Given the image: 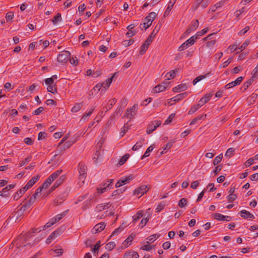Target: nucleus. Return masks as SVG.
Returning <instances> with one entry per match:
<instances>
[{
	"label": "nucleus",
	"mask_w": 258,
	"mask_h": 258,
	"mask_svg": "<svg viewBox=\"0 0 258 258\" xmlns=\"http://www.w3.org/2000/svg\"><path fill=\"white\" fill-rule=\"evenodd\" d=\"M197 39L198 36H192L179 47L178 51H182L190 46L193 45Z\"/></svg>",
	"instance_id": "obj_1"
},
{
	"label": "nucleus",
	"mask_w": 258,
	"mask_h": 258,
	"mask_svg": "<svg viewBox=\"0 0 258 258\" xmlns=\"http://www.w3.org/2000/svg\"><path fill=\"white\" fill-rule=\"evenodd\" d=\"M138 110V105L137 104H134L130 108H127L124 115V117L129 118L130 119L133 118V117L136 114Z\"/></svg>",
	"instance_id": "obj_2"
},
{
	"label": "nucleus",
	"mask_w": 258,
	"mask_h": 258,
	"mask_svg": "<svg viewBox=\"0 0 258 258\" xmlns=\"http://www.w3.org/2000/svg\"><path fill=\"white\" fill-rule=\"evenodd\" d=\"M150 186L147 185H142L140 187L135 189L134 191V195L136 196H142L146 194L150 189Z\"/></svg>",
	"instance_id": "obj_3"
},
{
	"label": "nucleus",
	"mask_w": 258,
	"mask_h": 258,
	"mask_svg": "<svg viewBox=\"0 0 258 258\" xmlns=\"http://www.w3.org/2000/svg\"><path fill=\"white\" fill-rule=\"evenodd\" d=\"M71 53L68 51H62L57 56V59L59 62L66 63L69 60Z\"/></svg>",
	"instance_id": "obj_4"
},
{
	"label": "nucleus",
	"mask_w": 258,
	"mask_h": 258,
	"mask_svg": "<svg viewBox=\"0 0 258 258\" xmlns=\"http://www.w3.org/2000/svg\"><path fill=\"white\" fill-rule=\"evenodd\" d=\"M161 124L160 120H156L152 121L147 126V133L150 134L152 133L154 130H155L158 126Z\"/></svg>",
	"instance_id": "obj_5"
},
{
	"label": "nucleus",
	"mask_w": 258,
	"mask_h": 258,
	"mask_svg": "<svg viewBox=\"0 0 258 258\" xmlns=\"http://www.w3.org/2000/svg\"><path fill=\"white\" fill-rule=\"evenodd\" d=\"M134 176L133 175H130L128 176L121 178L115 184L116 187H119L121 186L129 183L131 180H133Z\"/></svg>",
	"instance_id": "obj_6"
},
{
	"label": "nucleus",
	"mask_w": 258,
	"mask_h": 258,
	"mask_svg": "<svg viewBox=\"0 0 258 258\" xmlns=\"http://www.w3.org/2000/svg\"><path fill=\"white\" fill-rule=\"evenodd\" d=\"M153 39L152 38V36H149L146 40L145 41L144 44L141 46L140 53L141 55H143L147 50L150 44L153 41Z\"/></svg>",
	"instance_id": "obj_7"
},
{
	"label": "nucleus",
	"mask_w": 258,
	"mask_h": 258,
	"mask_svg": "<svg viewBox=\"0 0 258 258\" xmlns=\"http://www.w3.org/2000/svg\"><path fill=\"white\" fill-rule=\"evenodd\" d=\"M199 24V23L198 20H196L195 21L191 22L188 28L184 33V34L187 35L191 33L192 31L196 30L198 27Z\"/></svg>",
	"instance_id": "obj_8"
},
{
	"label": "nucleus",
	"mask_w": 258,
	"mask_h": 258,
	"mask_svg": "<svg viewBox=\"0 0 258 258\" xmlns=\"http://www.w3.org/2000/svg\"><path fill=\"white\" fill-rule=\"evenodd\" d=\"M106 224L104 222H100L96 224L91 230L92 234H96L104 229Z\"/></svg>",
	"instance_id": "obj_9"
},
{
	"label": "nucleus",
	"mask_w": 258,
	"mask_h": 258,
	"mask_svg": "<svg viewBox=\"0 0 258 258\" xmlns=\"http://www.w3.org/2000/svg\"><path fill=\"white\" fill-rule=\"evenodd\" d=\"M67 194L65 192L59 194L54 200L53 205L56 206L62 204L66 200Z\"/></svg>",
	"instance_id": "obj_10"
},
{
	"label": "nucleus",
	"mask_w": 258,
	"mask_h": 258,
	"mask_svg": "<svg viewBox=\"0 0 258 258\" xmlns=\"http://www.w3.org/2000/svg\"><path fill=\"white\" fill-rule=\"evenodd\" d=\"M243 79V77H239L237 79H236L235 81L226 84L224 88L226 89H228L231 88L235 86L238 85L242 82Z\"/></svg>",
	"instance_id": "obj_11"
},
{
	"label": "nucleus",
	"mask_w": 258,
	"mask_h": 258,
	"mask_svg": "<svg viewBox=\"0 0 258 258\" xmlns=\"http://www.w3.org/2000/svg\"><path fill=\"white\" fill-rule=\"evenodd\" d=\"M65 177L63 175L61 176L54 183V184L51 186L50 190L49 191L48 193L47 194L48 195V194H50L52 191L54 190L59 185H60L64 180Z\"/></svg>",
	"instance_id": "obj_12"
},
{
	"label": "nucleus",
	"mask_w": 258,
	"mask_h": 258,
	"mask_svg": "<svg viewBox=\"0 0 258 258\" xmlns=\"http://www.w3.org/2000/svg\"><path fill=\"white\" fill-rule=\"evenodd\" d=\"M107 182H109L108 183H107L106 182L105 183H104L103 185V187H100V188H97V191H98V192L99 193V194H102L104 192L106 191V189L107 188H109V186L110 185H111L112 183H113V179H109V180H108L107 181Z\"/></svg>",
	"instance_id": "obj_13"
},
{
	"label": "nucleus",
	"mask_w": 258,
	"mask_h": 258,
	"mask_svg": "<svg viewBox=\"0 0 258 258\" xmlns=\"http://www.w3.org/2000/svg\"><path fill=\"white\" fill-rule=\"evenodd\" d=\"M212 96V93H206L204 97L200 99L198 103L202 106L211 99Z\"/></svg>",
	"instance_id": "obj_14"
},
{
	"label": "nucleus",
	"mask_w": 258,
	"mask_h": 258,
	"mask_svg": "<svg viewBox=\"0 0 258 258\" xmlns=\"http://www.w3.org/2000/svg\"><path fill=\"white\" fill-rule=\"evenodd\" d=\"M214 218L219 221H230L231 218L230 216H224L220 213H215L214 215Z\"/></svg>",
	"instance_id": "obj_15"
},
{
	"label": "nucleus",
	"mask_w": 258,
	"mask_h": 258,
	"mask_svg": "<svg viewBox=\"0 0 258 258\" xmlns=\"http://www.w3.org/2000/svg\"><path fill=\"white\" fill-rule=\"evenodd\" d=\"M24 212V210H22L21 208H20L14 214H12V216H11V219L15 221H17L23 216Z\"/></svg>",
	"instance_id": "obj_16"
},
{
	"label": "nucleus",
	"mask_w": 258,
	"mask_h": 258,
	"mask_svg": "<svg viewBox=\"0 0 258 258\" xmlns=\"http://www.w3.org/2000/svg\"><path fill=\"white\" fill-rule=\"evenodd\" d=\"M187 86L186 84H181L178 85L177 86L173 88L172 91L174 92H179L180 91H183L187 89Z\"/></svg>",
	"instance_id": "obj_17"
},
{
	"label": "nucleus",
	"mask_w": 258,
	"mask_h": 258,
	"mask_svg": "<svg viewBox=\"0 0 258 258\" xmlns=\"http://www.w3.org/2000/svg\"><path fill=\"white\" fill-rule=\"evenodd\" d=\"M187 95H188V93L186 92L182 93L179 94L177 95L176 96L172 97L171 99H170V100L173 101V102H178V101H180V100H181L182 99L186 97Z\"/></svg>",
	"instance_id": "obj_18"
},
{
	"label": "nucleus",
	"mask_w": 258,
	"mask_h": 258,
	"mask_svg": "<svg viewBox=\"0 0 258 258\" xmlns=\"http://www.w3.org/2000/svg\"><path fill=\"white\" fill-rule=\"evenodd\" d=\"M240 213H241V216L243 218H244V219H248V218L254 219V216L252 214H251L249 212H248L246 210H242L240 211Z\"/></svg>",
	"instance_id": "obj_19"
},
{
	"label": "nucleus",
	"mask_w": 258,
	"mask_h": 258,
	"mask_svg": "<svg viewBox=\"0 0 258 258\" xmlns=\"http://www.w3.org/2000/svg\"><path fill=\"white\" fill-rule=\"evenodd\" d=\"M40 178V175L39 174H37V175L32 177V178L27 183L28 186H29L31 188L35 183L37 182Z\"/></svg>",
	"instance_id": "obj_20"
},
{
	"label": "nucleus",
	"mask_w": 258,
	"mask_h": 258,
	"mask_svg": "<svg viewBox=\"0 0 258 258\" xmlns=\"http://www.w3.org/2000/svg\"><path fill=\"white\" fill-rule=\"evenodd\" d=\"M109 204V203H107L99 204L96 207V209L99 212L102 211L108 208L110 206Z\"/></svg>",
	"instance_id": "obj_21"
},
{
	"label": "nucleus",
	"mask_w": 258,
	"mask_h": 258,
	"mask_svg": "<svg viewBox=\"0 0 258 258\" xmlns=\"http://www.w3.org/2000/svg\"><path fill=\"white\" fill-rule=\"evenodd\" d=\"M117 101V99L115 98L110 99L109 101V105H108V107L107 106H105L103 107V110L105 112H107L109 109H110L112 106L116 103Z\"/></svg>",
	"instance_id": "obj_22"
},
{
	"label": "nucleus",
	"mask_w": 258,
	"mask_h": 258,
	"mask_svg": "<svg viewBox=\"0 0 258 258\" xmlns=\"http://www.w3.org/2000/svg\"><path fill=\"white\" fill-rule=\"evenodd\" d=\"M101 90L102 91L103 90H106L105 87L104 86V83L102 84H97L91 90V92H98L100 90Z\"/></svg>",
	"instance_id": "obj_23"
},
{
	"label": "nucleus",
	"mask_w": 258,
	"mask_h": 258,
	"mask_svg": "<svg viewBox=\"0 0 258 258\" xmlns=\"http://www.w3.org/2000/svg\"><path fill=\"white\" fill-rule=\"evenodd\" d=\"M135 235L133 233L131 234L124 241L123 244L124 247H127L128 245L131 244V242L133 241V239L135 238Z\"/></svg>",
	"instance_id": "obj_24"
},
{
	"label": "nucleus",
	"mask_w": 258,
	"mask_h": 258,
	"mask_svg": "<svg viewBox=\"0 0 258 258\" xmlns=\"http://www.w3.org/2000/svg\"><path fill=\"white\" fill-rule=\"evenodd\" d=\"M177 72L178 69H175L174 70L170 71L169 72L167 73L165 75V77L167 78V80L174 78Z\"/></svg>",
	"instance_id": "obj_25"
},
{
	"label": "nucleus",
	"mask_w": 258,
	"mask_h": 258,
	"mask_svg": "<svg viewBox=\"0 0 258 258\" xmlns=\"http://www.w3.org/2000/svg\"><path fill=\"white\" fill-rule=\"evenodd\" d=\"M69 210H66L62 213L57 214L55 217L52 218L55 223L60 220L63 217H64L68 213Z\"/></svg>",
	"instance_id": "obj_26"
},
{
	"label": "nucleus",
	"mask_w": 258,
	"mask_h": 258,
	"mask_svg": "<svg viewBox=\"0 0 258 258\" xmlns=\"http://www.w3.org/2000/svg\"><path fill=\"white\" fill-rule=\"evenodd\" d=\"M174 143V140H169L168 143L164 147H163V150L161 152V154H163L166 152V150H168L171 149Z\"/></svg>",
	"instance_id": "obj_27"
},
{
	"label": "nucleus",
	"mask_w": 258,
	"mask_h": 258,
	"mask_svg": "<svg viewBox=\"0 0 258 258\" xmlns=\"http://www.w3.org/2000/svg\"><path fill=\"white\" fill-rule=\"evenodd\" d=\"M165 90V88L163 85L161 84H159L156 86L153 89V92L155 93H157L159 92H163Z\"/></svg>",
	"instance_id": "obj_28"
},
{
	"label": "nucleus",
	"mask_w": 258,
	"mask_h": 258,
	"mask_svg": "<svg viewBox=\"0 0 258 258\" xmlns=\"http://www.w3.org/2000/svg\"><path fill=\"white\" fill-rule=\"evenodd\" d=\"M123 108L118 106L115 111V112L110 116V118L111 119H114L116 116L120 115L121 114Z\"/></svg>",
	"instance_id": "obj_29"
},
{
	"label": "nucleus",
	"mask_w": 258,
	"mask_h": 258,
	"mask_svg": "<svg viewBox=\"0 0 258 258\" xmlns=\"http://www.w3.org/2000/svg\"><path fill=\"white\" fill-rule=\"evenodd\" d=\"M209 73L203 75H200L196 77L192 81V84L194 85H195L198 82L201 81L202 80L207 78L209 76Z\"/></svg>",
	"instance_id": "obj_30"
},
{
	"label": "nucleus",
	"mask_w": 258,
	"mask_h": 258,
	"mask_svg": "<svg viewBox=\"0 0 258 258\" xmlns=\"http://www.w3.org/2000/svg\"><path fill=\"white\" fill-rule=\"evenodd\" d=\"M15 185V184H10L6 186L1 191H0V196L6 197V195H4V193L10 190L11 189L13 188Z\"/></svg>",
	"instance_id": "obj_31"
},
{
	"label": "nucleus",
	"mask_w": 258,
	"mask_h": 258,
	"mask_svg": "<svg viewBox=\"0 0 258 258\" xmlns=\"http://www.w3.org/2000/svg\"><path fill=\"white\" fill-rule=\"evenodd\" d=\"M79 172L80 174H87V167L83 163H80L78 165Z\"/></svg>",
	"instance_id": "obj_32"
},
{
	"label": "nucleus",
	"mask_w": 258,
	"mask_h": 258,
	"mask_svg": "<svg viewBox=\"0 0 258 258\" xmlns=\"http://www.w3.org/2000/svg\"><path fill=\"white\" fill-rule=\"evenodd\" d=\"M201 107H202V106L201 105H200L199 103L191 106L188 112V114H192L196 111H197L198 110V109L199 108H200Z\"/></svg>",
	"instance_id": "obj_33"
},
{
	"label": "nucleus",
	"mask_w": 258,
	"mask_h": 258,
	"mask_svg": "<svg viewBox=\"0 0 258 258\" xmlns=\"http://www.w3.org/2000/svg\"><path fill=\"white\" fill-rule=\"evenodd\" d=\"M47 90L48 92H51L53 94H56L57 93V87L56 84H54L52 85L47 86Z\"/></svg>",
	"instance_id": "obj_34"
},
{
	"label": "nucleus",
	"mask_w": 258,
	"mask_h": 258,
	"mask_svg": "<svg viewBox=\"0 0 258 258\" xmlns=\"http://www.w3.org/2000/svg\"><path fill=\"white\" fill-rule=\"evenodd\" d=\"M144 141V139H141L133 147L132 150L133 151H136L141 148L143 145V142Z\"/></svg>",
	"instance_id": "obj_35"
},
{
	"label": "nucleus",
	"mask_w": 258,
	"mask_h": 258,
	"mask_svg": "<svg viewBox=\"0 0 258 258\" xmlns=\"http://www.w3.org/2000/svg\"><path fill=\"white\" fill-rule=\"evenodd\" d=\"M63 232L62 228H59L56 230H55L54 232H53L52 233L50 234V236H51L52 239H54L56 238L58 235L61 234V233Z\"/></svg>",
	"instance_id": "obj_36"
},
{
	"label": "nucleus",
	"mask_w": 258,
	"mask_h": 258,
	"mask_svg": "<svg viewBox=\"0 0 258 258\" xmlns=\"http://www.w3.org/2000/svg\"><path fill=\"white\" fill-rule=\"evenodd\" d=\"M62 170H58L53 173H52L49 177L51 178L52 181H53L61 173Z\"/></svg>",
	"instance_id": "obj_37"
},
{
	"label": "nucleus",
	"mask_w": 258,
	"mask_h": 258,
	"mask_svg": "<svg viewBox=\"0 0 258 258\" xmlns=\"http://www.w3.org/2000/svg\"><path fill=\"white\" fill-rule=\"evenodd\" d=\"M143 216V212L142 211H139L133 217V222H136L139 219Z\"/></svg>",
	"instance_id": "obj_38"
},
{
	"label": "nucleus",
	"mask_w": 258,
	"mask_h": 258,
	"mask_svg": "<svg viewBox=\"0 0 258 258\" xmlns=\"http://www.w3.org/2000/svg\"><path fill=\"white\" fill-rule=\"evenodd\" d=\"M61 16L60 13H57L55 16L54 17L53 19H52V22L53 24H56L58 22H61Z\"/></svg>",
	"instance_id": "obj_39"
},
{
	"label": "nucleus",
	"mask_w": 258,
	"mask_h": 258,
	"mask_svg": "<svg viewBox=\"0 0 258 258\" xmlns=\"http://www.w3.org/2000/svg\"><path fill=\"white\" fill-rule=\"evenodd\" d=\"M94 109L95 107H92L88 112L84 113L83 116L82 117L81 120H85L88 118H89L94 111Z\"/></svg>",
	"instance_id": "obj_40"
},
{
	"label": "nucleus",
	"mask_w": 258,
	"mask_h": 258,
	"mask_svg": "<svg viewBox=\"0 0 258 258\" xmlns=\"http://www.w3.org/2000/svg\"><path fill=\"white\" fill-rule=\"evenodd\" d=\"M83 106V103H77L72 108L71 111L73 112H77L79 111Z\"/></svg>",
	"instance_id": "obj_41"
},
{
	"label": "nucleus",
	"mask_w": 258,
	"mask_h": 258,
	"mask_svg": "<svg viewBox=\"0 0 258 258\" xmlns=\"http://www.w3.org/2000/svg\"><path fill=\"white\" fill-rule=\"evenodd\" d=\"M130 157V155L128 154H125L124 156H123L119 160V162H118V164L120 165V166H121L123 164H124L126 161H127V160L128 159V158H129Z\"/></svg>",
	"instance_id": "obj_42"
},
{
	"label": "nucleus",
	"mask_w": 258,
	"mask_h": 258,
	"mask_svg": "<svg viewBox=\"0 0 258 258\" xmlns=\"http://www.w3.org/2000/svg\"><path fill=\"white\" fill-rule=\"evenodd\" d=\"M174 3H175V2ZM174 4V3H172L171 2L169 3L167 8H166L165 11L164 12V17H166V16H168L169 15L170 11L171 10V9L173 8Z\"/></svg>",
	"instance_id": "obj_43"
},
{
	"label": "nucleus",
	"mask_w": 258,
	"mask_h": 258,
	"mask_svg": "<svg viewBox=\"0 0 258 258\" xmlns=\"http://www.w3.org/2000/svg\"><path fill=\"white\" fill-rule=\"evenodd\" d=\"M159 237V235L158 234H153L152 235L150 236L147 238L148 241L147 242V243H152L155 240H156Z\"/></svg>",
	"instance_id": "obj_44"
},
{
	"label": "nucleus",
	"mask_w": 258,
	"mask_h": 258,
	"mask_svg": "<svg viewBox=\"0 0 258 258\" xmlns=\"http://www.w3.org/2000/svg\"><path fill=\"white\" fill-rule=\"evenodd\" d=\"M161 25H157L150 36L153 39L161 28Z\"/></svg>",
	"instance_id": "obj_45"
},
{
	"label": "nucleus",
	"mask_w": 258,
	"mask_h": 258,
	"mask_svg": "<svg viewBox=\"0 0 258 258\" xmlns=\"http://www.w3.org/2000/svg\"><path fill=\"white\" fill-rule=\"evenodd\" d=\"M223 158L222 154H221L216 156L213 160V164L216 165L218 164L222 160Z\"/></svg>",
	"instance_id": "obj_46"
},
{
	"label": "nucleus",
	"mask_w": 258,
	"mask_h": 258,
	"mask_svg": "<svg viewBox=\"0 0 258 258\" xmlns=\"http://www.w3.org/2000/svg\"><path fill=\"white\" fill-rule=\"evenodd\" d=\"M153 149H154V147L152 146H150V147H149L147 148L146 152H145V153L144 154L142 158L143 159L144 158H146V157H149L150 156V153L153 151Z\"/></svg>",
	"instance_id": "obj_47"
},
{
	"label": "nucleus",
	"mask_w": 258,
	"mask_h": 258,
	"mask_svg": "<svg viewBox=\"0 0 258 258\" xmlns=\"http://www.w3.org/2000/svg\"><path fill=\"white\" fill-rule=\"evenodd\" d=\"M115 75V74H114L110 78L107 79L106 81H105V82L103 83H104V86L107 88H108L111 83H112V79L114 77V76Z\"/></svg>",
	"instance_id": "obj_48"
},
{
	"label": "nucleus",
	"mask_w": 258,
	"mask_h": 258,
	"mask_svg": "<svg viewBox=\"0 0 258 258\" xmlns=\"http://www.w3.org/2000/svg\"><path fill=\"white\" fill-rule=\"evenodd\" d=\"M37 228H32L30 230V231L26 234L25 238L31 237L32 236V234L34 233H38Z\"/></svg>",
	"instance_id": "obj_49"
},
{
	"label": "nucleus",
	"mask_w": 258,
	"mask_h": 258,
	"mask_svg": "<svg viewBox=\"0 0 258 258\" xmlns=\"http://www.w3.org/2000/svg\"><path fill=\"white\" fill-rule=\"evenodd\" d=\"M125 190V188H121L119 189H117L114 190L112 192V195L111 196V197L116 196L117 195H119L120 194L123 193Z\"/></svg>",
	"instance_id": "obj_50"
},
{
	"label": "nucleus",
	"mask_w": 258,
	"mask_h": 258,
	"mask_svg": "<svg viewBox=\"0 0 258 258\" xmlns=\"http://www.w3.org/2000/svg\"><path fill=\"white\" fill-rule=\"evenodd\" d=\"M206 114H203L201 116H198L190 122V125H194L197 123L198 121L201 120L203 117H206Z\"/></svg>",
	"instance_id": "obj_51"
},
{
	"label": "nucleus",
	"mask_w": 258,
	"mask_h": 258,
	"mask_svg": "<svg viewBox=\"0 0 258 258\" xmlns=\"http://www.w3.org/2000/svg\"><path fill=\"white\" fill-rule=\"evenodd\" d=\"M115 246V243L114 242H108L107 244H106L105 245V248L109 250V251H110Z\"/></svg>",
	"instance_id": "obj_52"
},
{
	"label": "nucleus",
	"mask_w": 258,
	"mask_h": 258,
	"mask_svg": "<svg viewBox=\"0 0 258 258\" xmlns=\"http://www.w3.org/2000/svg\"><path fill=\"white\" fill-rule=\"evenodd\" d=\"M55 223L52 218L50 219L49 221L43 226V229H47L50 227Z\"/></svg>",
	"instance_id": "obj_53"
},
{
	"label": "nucleus",
	"mask_w": 258,
	"mask_h": 258,
	"mask_svg": "<svg viewBox=\"0 0 258 258\" xmlns=\"http://www.w3.org/2000/svg\"><path fill=\"white\" fill-rule=\"evenodd\" d=\"M152 22H153V19H148V20L145 19V22L143 23L145 29H147V28H148L151 26Z\"/></svg>",
	"instance_id": "obj_54"
},
{
	"label": "nucleus",
	"mask_w": 258,
	"mask_h": 258,
	"mask_svg": "<svg viewBox=\"0 0 258 258\" xmlns=\"http://www.w3.org/2000/svg\"><path fill=\"white\" fill-rule=\"evenodd\" d=\"M208 30H209L208 28H205V29L202 30L201 31L198 32L197 33V34L195 36H198V38L200 36H201L203 35L204 34H205V33H206L207 32H208Z\"/></svg>",
	"instance_id": "obj_55"
},
{
	"label": "nucleus",
	"mask_w": 258,
	"mask_h": 258,
	"mask_svg": "<svg viewBox=\"0 0 258 258\" xmlns=\"http://www.w3.org/2000/svg\"><path fill=\"white\" fill-rule=\"evenodd\" d=\"M187 204V200L185 198H182L180 199L178 203V206L181 207H184L185 206H186Z\"/></svg>",
	"instance_id": "obj_56"
},
{
	"label": "nucleus",
	"mask_w": 258,
	"mask_h": 258,
	"mask_svg": "<svg viewBox=\"0 0 258 258\" xmlns=\"http://www.w3.org/2000/svg\"><path fill=\"white\" fill-rule=\"evenodd\" d=\"M23 195V192L20 190H19L13 196V199L14 200H19L20 197Z\"/></svg>",
	"instance_id": "obj_57"
},
{
	"label": "nucleus",
	"mask_w": 258,
	"mask_h": 258,
	"mask_svg": "<svg viewBox=\"0 0 258 258\" xmlns=\"http://www.w3.org/2000/svg\"><path fill=\"white\" fill-rule=\"evenodd\" d=\"M250 82H248V81H246L244 82L241 88V90L244 92L246 91V90L250 86Z\"/></svg>",
	"instance_id": "obj_58"
},
{
	"label": "nucleus",
	"mask_w": 258,
	"mask_h": 258,
	"mask_svg": "<svg viewBox=\"0 0 258 258\" xmlns=\"http://www.w3.org/2000/svg\"><path fill=\"white\" fill-rule=\"evenodd\" d=\"M76 142V140H69L65 143L64 146L67 149L69 148L72 145H73Z\"/></svg>",
	"instance_id": "obj_59"
},
{
	"label": "nucleus",
	"mask_w": 258,
	"mask_h": 258,
	"mask_svg": "<svg viewBox=\"0 0 258 258\" xmlns=\"http://www.w3.org/2000/svg\"><path fill=\"white\" fill-rule=\"evenodd\" d=\"M237 196L235 194H229L227 197V200L230 202H233V201L235 200Z\"/></svg>",
	"instance_id": "obj_60"
},
{
	"label": "nucleus",
	"mask_w": 258,
	"mask_h": 258,
	"mask_svg": "<svg viewBox=\"0 0 258 258\" xmlns=\"http://www.w3.org/2000/svg\"><path fill=\"white\" fill-rule=\"evenodd\" d=\"M250 43V41L248 40H247L245 41L241 45V46L239 48V49L240 50V51H242V50L244 49Z\"/></svg>",
	"instance_id": "obj_61"
},
{
	"label": "nucleus",
	"mask_w": 258,
	"mask_h": 258,
	"mask_svg": "<svg viewBox=\"0 0 258 258\" xmlns=\"http://www.w3.org/2000/svg\"><path fill=\"white\" fill-rule=\"evenodd\" d=\"M14 17V13L12 12H9L6 15V18L7 21H11Z\"/></svg>",
	"instance_id": "obj_62"
},
{
	"label": "nucleus",
	"mask_w": 258,
	"mask_h": 258,
	"mask_svg": "<svg viewBox=\"0 0 258 258\" xmlns=\"http://www.w3.org/2000/svg\"><path fill=\"white\" fill-rule=\"evenodd\" d=\"M156 14L155 12H151L148 16L145 18V20L153 19V21L156 18Z\"/></svg>",
	"instance_id": "obj_63"
},
{
	"label": "nucleus",
	"mask_w": 258,
	"mask_h": 258,
	"mask_svg": "<svg viewBox=\"0 0 258 258\" xmlns=\"http://www.w3.org/2000/svg\"><path fill=\"white\" fill-rule=\"evenodd\" d=\"M165 205L164 202L160 203L155 209L156 212H159L164 209Z\"/></svg>",
	"instance_id": "obj_64"
}]
</instances>
